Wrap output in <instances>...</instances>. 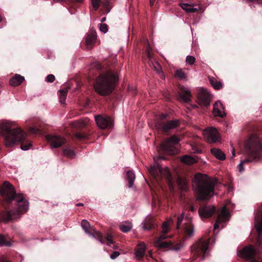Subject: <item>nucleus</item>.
<instances>
[{
	"label": "nucleus",
	"mask_w": 262,
	"mask_h": 262,
	"mask_svg": "<svg viewBox=\"0 0 262 262\" xmlns=\"http://www.w3.org/2000/svg\"><path fill=\"white\" fill-rule=\"evenodd\" d=\"M72 2L81 3L83 0H70Z\"/></svg>",
	"instance_id": "56"
},
{
	"label": "nucleus",
	"mask_w": 262,
	"mask_h": 262,
	"mask_svg": "<svg viewBox=\"0 0 262 262\" xmlns=\"http://www.w3.org/2000/svg\"><path fill=\"white\" fill-rule=\"evenodd\" d=\"M171 242H160V240H156L155 242V246L159 249H164L169 248H171Z\"/></svg>",
	"instance_id": "26"
},
{
	"label": "nucleus",
	"mask_w": 262,
	"mask_h": 262,
	"mask_svg": "<svg viewBox=\"0 0 262 262\" xmlns=\"http://www.w3.org/2000/svg\"><path fill=\"white\" fill-rule=\"evenodd\" d=\"M166 233H163L162 232L160 236L157 238L156 240H160V242L162 241V240L166 238L167 237H168L169 236H166Z\"/></svg>",
	"instance_id": "50"
},
{
	"label": "nucleus",
	"mask_w": 262,
	"mask_h": 262,
	"mask_svg": "<svg viewBox=\"0 0 262 262\" xmlns=\"http://www.w3.org/2000/svg\"><path fill=\"white\" fill-rule=\"evenodd\" d=\"M255 227L258 232V242L259 244H261L260 233L262 232V214L259 216L257 215L255 217Z\"/></svg>",
	"instance_id": "23"
},
{
	"label": "nucleus",
	"mask_w": 262,
	"mask_h": 262,
	"mask_svg": "<svg viewBox=\"0 0 262 262\" xmlns=\"http://www.w3.org/2000/svg\"><path fill=\"white\" fill-rule=\"evenodd\" d=\"M0 246H10V242L6 241L3 235H0Z\"/></svg>",
	"instance_id": "41"
},
{
	"label": "nucleus",
	"mask_w": 262,
	"mask_h": 262,
	"mask_svg": "<svg viewBox=\"0 0 262 262\" xmlns=\"http://www.w3.org/2000/svg\"><path fill=\"white\" fill-rule=\"evenodd\" d=\"M193 189L196 199L209 200L214 195V183L206 174L198 173L192 181Z\"/></svg>",
	"instance_id": "2"
},
{
	"label": "nucleus",
	"mask_w": 262,
	"mask_h": 262,
	"mask_svg": "<svg viewBox=\"0 0 262 262\" xmlns=\"http://www.w3.org/2000/svg\"><path fill=\"white\" fill-rule=\"evenodd\" d=\"M127 179L128 181V187L129 188L133 186L134 181L135 179V174L132 171L127 172Z\"/></svg>",
	"instance_id": "33"
},
{
	"label": "nucleus",
	"mask_w": 262,
	"mask_h": 262,
	"mask_svg": "<svg viewBox=\"0 0 262 262\" xmlns=\"http://www.w3.org/2000/svg\"><path fill=\"white\" fill-rule=\"evenodd\" d=\"M184 212H182L180 216H179L177 219V228H179L181 224V223L183 220L184 218Z\"/></svg>",
	"instance_id": "46"
},
{
	"label": "nucleus",
	"mask_w": 262,
	"mask_h": 262,
	"mask_svg": "<svg viewBox=\"0 0 262 262\" xmlns=\"http://www.w3.org/2000/svg\"><path fill=\"white\" fill-rule=\"evenodd\" d=\"M46 138L51 142V146L55 148L59 147L66 143V140L60 136L48 135Z\"/></svg>",
	"instance_id": "18"
},
{
	"label": "nucleus",
	"mask_w": 262,
	"mask_h": 262,
	"mask_svg": "<svg viewBox=\"0 0 262 262\" xmlns=\"http://www.w3.org/2000/svg\"><path fill=\"white\" fill-rule=\"evenodd\" d=\"M107 245H111L113 243V237L111 235H108L106 237Z\"/></svg>",
	"instance_id": "51"
},
{
	"label": "nucleus",
	"mask_w": 262,
	"mask_h": 262,
	"mask_svg": "<svg viewBox=\"0 0 262 262\" xmlns=\"http://www.w3.org/2000/svg\"><path fill=\"white\" fill-rule=\"evenodd\" d=\"M101 0H92V4L95 10H97L100 5Z\"/></svg>",
	"instance_id": "43"
},
{
	"label": "nucleus",
	"mask_w": 262,
	"mask_h": 262,
	"mask_svg": "<svg viewBox=\"0 0 262 262\" xmlns=\"http://www.w3.org/2000/svg\"><path fill=\"white\" fill-rule=\"evenodd\" d=\"M198 91V97L200 104L204 106H209L211 100V95L203 88H199Z\"/></svg>",
	"instance_id": "14"
},
{
	"label": "nucleus",
	"mask_w": 262,
	"mask_h": 262,
	"mask_svg": "<svg viewBox=\"0 0 262 262\" xmlns=\"http://www.w3.org/2000/svg\"><path fill=\"white\" fill-rule=\"evenodd\" d=\"M238 255L249 262H258L256 259L257 253L252 246H248L244 248L238 252Z\"/></svg>",
	"instance_id": "12"
},
{
	"label": "nucleus",
	"mask_w": 262,
	"mask_h": 262,
	"mask_svg": "<svg viewBox=\"0 0 262 262\" xmlns=\"http://www.w3.org/2000/svg\"><path fill=\"white\" fill-rule=\"evenodd\" d=\"M203 134L204 139L209 143H216L221 142V136L217 129L214 127L206 128L203 130Z\"/></svg>",
	"instance_id": "11"
},
{
	"label": "nucleus",
	"mask_w": 262,
	"mask_h": 262,
	"mask_svg": "<svg viewBox=\"0 0 262 262\" xmlns=\"http://www.w3.org/2000/svg\"><path fill=\"white\" fill-rule=\"evenodd\" d=\"M58 2H63L64 1V0H57Z\"/></svg>",
	"instance_id": "63"
},
{
	"label": "nucleus",
	"mask_w": 262,
	"mask_h": 262,
	"mask_svg": "<svg viewBox=\"0 0 262 262\" xmlns=\"http://www.w3.org/2000/svg\"><path fill=\"white\" fill-rule=\"evenodd\" d=\"M118 81V76L114 72L103 73L96 79L94 89L100 95H107L112 92Z\"/></svg>",
	"instance_id": "3"
},
{
	"label": "nucleus",
	"mask_w": 262,
	"mask_h": 262,
	"mask_svg": "<svg viewBox=\"0 0 262 262\" xmlns=\"http://www.w3.org/2000/svg\"><path fill=\"white\" fill-rule=\"evenodd\" d=\"M181 160L182 162L188 165L192 164L196 162V160L194 158L187 155L183 156Z\"/></svg>",
	"instance_id": "31"
},
{
	"label": "nucleus",
	"mask_w": 262,
	"mask_h": 262,
	"mask_svg": "<svg viewBox=\"0 0 262 262\" xmlns=\"http://www.w3.org/2000/svg\"><path fill=\"white\" fill-rule=\"evenodd\" d=\"M29 131L33 134L40 133V131L39 129L35 128V127H30L29 129Z\"/></svg>",
	"instance_id": "49"
},
{
	"label": "nucleus",
	"mask_w": 262,
	"mask_h": 262,
	"mask_svg": "<svg viewBox=\"0 0 262 262\" xmlns=\"http://www.w3.org/2000/svg\"><path fill=\"white\" fill-rule=\"evenodd\" d=\"M143 228L144 229L147 230V229H149L151 228V226H150L149 227H146L145 226V225H144L143 226Z\"/></svg>",
	"instance_id": "58"
},
{
	"label": "nucleus",
	"mask_w": 262,
	"mask_h": 262,
	"mask_svg": "<svg viewBox=\"0 0 262 262\" xmlns=\"http://www.w3.org/2000/svg\"><path fill=\"white\" fill-rule=\"evenodd\" d=\"M180 5L181 8L187 13H194L199 9V8H193V6L186 3H181Z\"/></svg>",
	"instance_id": "28"
},
{
	"label": "nucleus",
	"mask_w": 262,
	"mask_h": 262,
	"mask_svg": "<svg viewBox=\"0 0 262 262\" xmlns=\"http://www.w3.org/2000/svg\"><path fill=\"white\" fill-rule=\"evenodd\" d=\"M179 94L180 98L184 102H188L190 101L191 94L188 88L181 86L179 88Z\"/></svg>",
	"instance_id": "19"
},
{
	"label": "nucleus",
	"mask_w": 262,
	"mask_h": 262,
	"mask_svg": "<svg viewBox=\"0 0 262 262\" xmlns=\"http://www.w3.org/2000/svg\"><path fill=\"white\" fill-rule=\"evenodd\" d=\"M95 118L96 124L100 128H110L113 126V121L108 116L98 115L95 116Z\"/></svg>",
	"instance_id": "13"
},
{
	"label": "nucleus",
	"mask_w": 262,
	"mask_h": 262,
	"mask_svg": "<svg viewBox=\"0 0 262 262\" xmlns=\"http://www.w3.org/2000/svg\"><path fill=\"white\" fill-rule=\"evenodd\" d=\"M175 76L181 79H185L186 77V75L184 71L181 69L177 70L176 71Z\"/></svg>",
	"instance_id": "38"
},
{
	"label": "nucleus",
	"mask_w": 262,
	"mask_h": 262,
	"mask_svg": "<svg viewBox=\"0 0 262 262\" xmlns=\"http://www.w3.org/2000/svg\"><path fill=\"white\" fill-rule=\"evenodd\" d=\"M0 194L2 195L4 203H11L13 201H14L15 196L17 194L15 193L14 188L13 186L8 181L4 183L2 186H0ZM5 207V204H3Z\"/></svg>",
	"instance_id": "8"
},
{
	"label": "nucleus",
	"mask_w": 262,
	"mask_h": 262,
	"mask_svg": "<svg viewBox=\"0 0 262 262\" xmlns=\"http://www.w3.org/2000/svg\"><path fill=\"white\" fill-rule=\"evenodd\" d=\"M99 30L103 33H106L108 31L107 25L105 24H100L99 26Z\"/></svg>",
	"instance_id": "45"
},
{
	"label": "nucleus",
	"mask_w": 262,
	"mask_h": 262,
	"mask_svg": "<svg viewBox=\"0 0 262 262\" xmlns=\"http://www.w3.org/2000/svg\"><path fill=\"white\" fill-rule=\"evenodd\" d=\"M195 62V58L193 56L188 55L186 58V62L190 65H193Z\"/></svg>",
	"instance_id": "40"
},
{
	"label": "nucleus",
	"mask_w": 262,
	"mask_h": 262,
	"mask_svg": "<svg viewBox=\"0 0 262 262\" xmlns=\"http://www.w3.org/2000/svg\"><path fill=\"white\" fill-rule=\"evenodd\" d=\"M132 228L131 223H128L127 224H122L120 226V229L123 232L129 231Z\"/></svg>",
	"instance_id": "36"
},
{
	"label": "nucleus",
	"mask_w": 262,
	"mask_h": 262,
	"mask_svg": "<svg viewBox=\"0 0 262 262\" xmlns=\"http://www.w3.org/2000/svg\"><path fill=\"white\" fill-rule=\"evenodd\" d=\"M46 80L48 82H52L55 80V76L53 74H50L47 76Z\"/></svg>",
	"instance_id": "47"
},
{
	"label": "nucleus",
	"mask_w": 262,
	"mask_h": 262,
	"mask_svg": "<svg viewBox=\"0 0 262 262\" xmlns=\"http://www.w3.org/2000/svg\"><path fill=\"white\" fill-rule=\"evenodd\" d=\"M119 255H120V253L119 252L115 251L110 255V257L112 259H114L116 258H117Z\"/></svg>",
	"instance_id": "48"
},
{
	"label": "nucleus",
	"mask_w": 262,
	"mask_h": 262,
	"mask_svg": "<svg viewBox=\"0 0 262 262\" xmlns=\"http://www.w3.org/2000/svg\"><path fill=\"white\" fill-rule=\"evenodd\" d=\"M12 124L7 121H3L0 123V134L5 137L7 146H11L18 142H22L20 148L23 150H27L32 146L30 141H25L26 133L19 128L12 129Z\"/></svg>",
	"instance_id": "1"
},
{
	"label": "nucleus",
	"mask_w": 262,
	"mask_h": 262,
	"mask_svg": "<svg viewBox=\"0 0 262 262\" xmlns=\"http://www.w3.org/2000/svg\"><path fill=\"white\" fill-rule=\"evenodd\" d=\"M184 246V245L182 243H179L173 245L172 243L171 244L170 249L172 250H174L176 251H178L181 249Z\"/></svg>",
	"instance_id": "39"
},
{
	"label": "nucleus",
	"mask_w": 262,
	"mask_h": 262,
	"mask_svg": "<svg viewBox=\"0 0 262 262\" xmlns=\"http://www.w3.org/2000/svg\"><path fill=\"white\" fill-rule=\"evenodd\" d=\"M89 119L88 118H85L83 119H80L77 120V121L74 122L73 125L74 127H84L86 126V125L89 123Z\"/></svg>",
	"instance_id": "30"
},
{
	"label": "nucleus",
	"mask_w": 262,
	"mask_h": 262,
	"mask_svg": "<svg viewBox=\"0 0 262 262\" xmlns=\"http://www.w3.org/2000/svg\"><path fill=\"white\" fill-rule=\"evenodd\" d=\"M179 141L180 140L177 136H173L164 141L161 145V149L170 155L177 154L178 152V150L176 146L179 144Z\"/></svg>",
	"instance_id": "10"
},
{
	"label": "nucleus",
	"mask_w": 262,
	"mask_h": 262,
	"mask_svg": "<svg viewBox=\"0 0 262 262\" xmlns=\"http://www.w3.org/2000/svg\"><path fill=\"white\" fill-rule=\"evenodd\" d=\"M213 113L216 116L223 118L225 116L224 108L220 102H216L213 105Z\"/></svg>",
	"instance_id": "21"
},
{
	"label": "nucleus",
	"mask_w": 262,
	"mask_h": 262,
	"mask_svg": "<svg viewBox=\"0 0 262 262\" xmlns=\"http://www.w3.org/2000/svg\"><path fill=\"white\" fill-rule=\"evenodd\" d=\"M166 117V114H163L161 115L155 123V127L158 129H161L164 132H167L171 129H174L179 125V121L178 120H171L166 122L165 119Z\"/></svg>",
	"instance_id": "9"
},
{
	"label": "nucleus",
	"mask_w": 262,
	"mask_h": 262,
	"mask_svg": "<svg viewBox=\"0 0 262 262\" xmlns=\"http://www.w3.org/2000/svg\"><path fill=\"white\" fill-rule=\"evenodd\" d=\"M184 225V232L185 235L187 236H191L193 235L194 232V228L193 225L191 224V220L188 217L185 218Z\"/></svg>",
	"instance_id": "24"
},
{
	"label": "nucleus",
	"mask_w": 262,
	"mask_h": 262,
	"mask_svg": "<svg viewBox=\"0 0 262 262\" xmlns=\"http://www.w3.org/2000/svg\"><path fill=\"white\" fill-rule=\"evenodd\" d=\"M151 62L152 67H153L154 70L158 73L160 74L162 72V68H161V66L160 65V64L158 62H157L156 61H154V60H151Z\"/></svg>",
	"instance_id": "37"
},
{
	"label": "nucleus",
	"mask_w": 262,
	"mask_h": 262,
	"mask_svg": "<svg viewBox=\"0 0 262 262\" xmlns=\"http://www.w3.org/2000/svg\"><path fill=\"white\" fill-rule=\"evenodd\" d=\"M147 56L148 57V58L151 61L152 60V55H151V52H149L148 53H147Z\"/></svg>",
	"instance_id": "53"
},
{
	"label": "nucleus",
	"mask_w": 262,
	"mask_h": 262,
	"mask_svg": "<svg viewBox=\"0 0 262 262\" xmlns=\"http://www.w3.org/2000/svg\"><path fill=\"white\" fill-rule=\"evenodd\" d=\"M0 262H10V261L4 258H0Z\"/></svg>",
	"instance_id": "54"
},
{
	"label": "nucleus",
	"mask_w": 262,
	"mask_h": 262,
	"mask_svg": "<svg viewBox=\"0 0 262 262\" xmlns=\"http://www.w3.org/2000/svg\"><path fill=\"white\" fill-rule=\"evenodd\" d=\"M245 151L248 159L241 161L244 165L262 160V139L256 135L251 136L245 145Z\"/></svg>",
	"instance_id": "4"
},
{
	"label": "nucleus",
	"mask_w": 262,
	"mask_h": 262,
	"mask_svg": "<svg viewBox=\"0 0 262 262\" xmlns=\"http://www.w3.org/2000/svg\"><path fill=\"white\" fill-rule=\"evenodd\" d=\"M97 38L96 32L94 30H91L88 34L85 39L87 48L91 49L96 42Z\"/></svg>",
	"instance_id": "20"
},
{
	"label": "nucleus",
	"mask_w": 262,
	"mask_h": 262,
	"mask_svg": "<svg viewBox=\"0 0 262 262\" xmlns=\"http://www.w3.org/2000/svg\"><path fill=\"white\" fill-rule=\"evenodd\" d=\"M243 165L244 164H243V163L241 162H240L239 164H238V167L239 172H242L244 170Z\"/></svg>",
	"instance_id": "52"
},
{
	"label": "nucleus",
	"mask_w": 262,
	"mask_h": 262,
	"mask_svg": "<svg viewBox=\"0 0 262 262\" xmlns=\"http://www.w3.org/2000/svg\"><path fill=\"white\" fill-rule=\"evenodd\" d=\"M25 80L23 76L16 74L14 77L10 79L9 83L11 85L16 86L20 85Z\"/></svg>",
	"instance_id": "25"
},
{
	"label": "nucleus",
	"mask_w": 262,
	"mask_h": 262,
	"mask_svg": "<svg viewBox=\"0 0 262 262\" xmlns=\"http://www.w3.org/2000/svg\"><path fill=\"white\" fill-rule=\"evenodd\" d=\"M209 240L200 239L191 247L192 254L195 257H201L203 259L208 253Z\"/></svg>",
	"instance_id": "7"
},
{
	"label": "nucleus",
	"mask_w": 262,
	"mask_h": 262,
	"mask_svg": "<svg viewBox=\"0 0 262 262\" xmlns=\"http://www.w3.org/2000/svg\"><path fill=\"white\" fill-rule=\"evenodd\" d=\"M169 225L168 222H166L163 224L162 232L167 233L169 232Z\"/></svg>",
	"instance_id": "44"
},
{
	"label": "nucleus",
	"mask_w": 262,
	"mask_h": 262,
	"mask_svg": "<svg viewBox=\"0 0 262 262\" xmlns=\"http://www.w3.org/2000/svg\"><path fill=\"white\" fill-rule=\"evenodd\" d=\"M59 101L61 104H64L68 93V89H63L59 91Z\"/></svg>",
	"instance_id": "34"
},
{
	"label": "nucleus",
	"mask_w": 262,
	"mask_h": 262,
	"mask_svg": "<svg viewBox=\"0 0 262 262\" xmlns=\"http://www.w3.org/2000/svg\"><path fill=\"white\" fill-rule=\"evenodd\" d=\"M215 211V208L213 206H203L199 210V213L201 217L208 218L212 216Z\"/></svg>",
	"instance_id": "17"
},
{
	"label": "nucleus",
	"mask_w": 262,
	"mask_h": 262,
	"mask_svg": "<svg viewBox=\"0 0 262 262\" xmlns=\"http://www.w3.org/2000/svg\"><path fill=\"white\" fill-rule=\"evenodd\" d=\"M211 152L215 158L220 160H224L226 158L225 155L219 149L212 148Z\"/></svg>",
	"instance_id": "27"
},
{
	"label": "nucleus",
	"mask_w": 262,
	"mask_h": 262,
	"mask_svg": "<svg viewBox=\"0 0 262 262\" xmlns=\"http://www.w3.org/2000/svg\"><path fill=\"white\" fill-rule=\"evenodd\" d=\"M155 164L153 166H151L149 169V173L155 178L158 177L160 175L165 176L168 181L169 187L171 191H173V186L171 181V176L167 167L162 168L161 166L157 163L158 160H164V158L162 156H159L154 158Z\"/></svg>",
	"instance_id": "6"
},
{
	"label": "nucleus",
	"mask_w": 262,
	"mask_h": 262,
	"mask_svg": "<svg viewBox=\"0 0 262 262\" xmlns=\"http://www.w3.org/2000/svg\"><path fill=\"white\" fill-rule=\"evenodd\" d=\"M83 204L82 203H78L77 204V206H83Z\"/></svg>",
	"instance_id": "62"
},
{
	"label": "nucleus",
	"mask_w": 262,
	"mask_h": 262,
	"mask_svg": "<svg viewBox=\"0 0 262 262\" xmlns=\"http://www.w3.org/2000/svg\"><path fill=\"white\" fill-rule=\"evenodd\" d=\"M146 247L144 243L138 244L135 250V257L137 260L141 259L144 256Z\"/></svg>",
	"instance_id": "22"
},
{
	"label": "nucleus",
	"mask_w": 262,
	"mask_h": 262,
	"mask_svg": "<svg viewBox=\"0 0 262 262\" xmlns=\"http://www.w3.org/2000/svg\"><path fill=\"white\" fill-rule=\"evenodd\" d=\"M81 225L83 229L86 233L89 234L90 235L93 237L97 238L101 243H104V242L102 241V236L100 233L95 231L92 227H91L90 223L86 220H82L81 221Z\"/></svg>",
	"instance_id": "15"
},
{
	"label": "nucleus",
	"mask_w": 262,
	"mask_h": 262,
	"mask_svg": "<svg viewBox=\"0 0 262 262\" xmlns=\"http://www.w3.org/2000/svg\"><path fill=\"white\" fill-rule=\"evenodd\" d=\"M156 0H150L149 1V3H150V5L151 6H153L154 5V4L155 3Z\"/></svg>",
	"instance_id": "57"
},
{
	"label": "nucleus",
	"mask_w": 262,
	"mask_h": 262,
	"mask_svg": "<svg viewBox=\"0 0 262 262\" xmlns=\"http://www.w3.org/2000/svg\"><path fill=\"white\" fill-rule=\"evenodd\" d=\"M105 20H106V17H103V18L101 19V21L102 23H103V22L105 21Z\"/></svg>",
	"instance_id": "60"
},
{
	"label": "nucleus",
	"mask_w": 262,
	"mask_h": 262,
	"mask_svg": "<svg viewBox=\"0 0 262 262\" xmlns=\"http://www.w3.org/2000/svg\"><path fill=\"white\" fill-rule=\"evenodd\" d=\"M63 154L65 156L70 158H73L75 155V152L69 148L63 149Z\"/></svg>",
	"instance_id": "35"
},
{
	"label": "nucleus",
	"mask_w": 262,
	"mask_h": 262,
	"mask_svg": "<svg viewBox=\"0 0 262 262\" xmlns=\"http://www.w3.org/2000/svg\"><path fill=\"white\" fill-rule=\"evenodd\" d=\"M151 49L150 47H149H149L146 49V54H147V53H149V52H151Z\"/></svg>",
	"instance_id": "55"
},
{
	"label": "nucleus",
	"mask_w": 262,
	"mask_h": 262,
	"mask_svg": "<svg viewBox=\"0 0 262 262\" xmlns=\"http://www.w3.org/2000/svg\"><path fill=\"white\" fill-rule=\"evenodd\" d=\"M75 137L78 139L82 140L86 139L87 135L81 133H76L75 134Z\"/></svg>",
	"instance_id": "42"
},
{
	"label": "nucleus",
	"mask_w": 262,
	"mask_h": 262,
	"mask_svg": "<svg viewBox=\"0 0 262 262\" xmlns=\"http://www.w3.org/2000/svg\"><path fill=\"white\" fill-rule=\"evenodd\" d=\"M14 200L16 201L18 205V210L15 211H4L1 214L2 221L7 223L15 218L17 214L23 213L27 211L29 208V203L25 200L21 194H17L15 196Z\"/></svg>",
	"instance_id": "5"
},
{
	"label": "nucleus",
	"mask_w": 262,
	"mask_h": 262,
	"mask_svg": "<svg viewBox=\"0 0 262 262\" xmlns=\"http://www.w3.org/2000/svg\"><path fill=\"white\" fill-rule=\"evenodd\" d=\"M209 81L212 85V86L213 87V88L215 90H220L221 89L223 85L222 83L220 81H217L213 78H209Z\"/></svg>",
	"instance_id": "32"
},
{
	"label": "nucleus",
	"mask_w": 262,
	"mask_h": 262,
	"mask_svg": "<svg viewBox=\"0 0 262 262\" xmlns=\"http://www.w3.org/2000/svg\"><path fill=\"white\" fill-rule=\"evenodd\" d=\"M235 150H234V149L233 148V149H232V158L235 157Z\"/></svg>",
	"instance_id": "59"
},
{
	"label": "nucleus",
	"mask_w": 262,
	"mask_h": 262,
	"mask_svg": "<svg viewBox=\"0 0 262 262\" xmlns=\"http://www.w3.org/2000/svg\"><path fill=\"white\" fill-rule=\"evenodd\" d=\"M230 217V214L226 209V206H224L219 213L217 220L214 225V228L217 229L219 228L220 224L222 223L228 221Z\"/></svg>",
	"instance_id": "16"
},
{
	"label": "nucleus",
	"mask_w": 262,
	"mask_h": 262,
	"mask_svg": "<svg viewBox=\"0 0 262 262\" xmlns=\"http://www.w3.org/2000/svg\"><path fill=\"white\" fill-rule=\"evenodd\" d=\"M190 210L192 211H194V207L192 206H191L190 207Z\"/></svg>",
	"instance_id": "61"
},
{
	"label": "nucleus",
	"mask_w": 262,
	"mask_h": 262,
	"mask_svg": "<svg viewBox=\"0 0 262 262\" xmlns=\"http://www.w3.org/2000/svg\"><path fill=\"white\" fill-rule=\"evenodd\" d=\"M178 185L179 188L182 191H186L188 189V183L186 180L178 178L177 180Z\"/></svg>",
	"instance_id": "29"
}]
</instances>
